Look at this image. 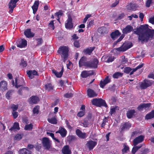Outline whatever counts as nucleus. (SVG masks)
<instances>
[{
  "label": "nucleus",
  "instance_id": "obj_1",
  "mask_svg": "<svg viewBox=\"0 0 154 154\" xmlns=\"http://www.w3.org/2000/svg\"><path fill=\"white\" fill-rule=\"evenodd\" d=\"M147 24L141 25L134 29V33L138 35V41L143 43L151 40L154 36V30L149 28Z\"/></svg>",
  "mask_w": 154,
  "mask_h": 154
},
{
  "label": "nucleus",
  "instance_id": "obj_2",
  "mask_svg": "<svg viewBox=\"0 0 154 154\" xmlns=\"http://www.w3.org/2000/svg\"><path fill=\"white\" fill-rule=\"evenodd\" d=\"M68 51V48L66 46L61 47L57 51V52L61 54V57L63 58L64 62L67 60Z\"/></svg>",
  "mask_w": 154,
  "mask_h": 154
},
{
  "label": "nucleus",
  "instance_id": "obj_3",
  "mask_svg": "<svg viewBox=\"0 0 154 154\" xmlns=\"http://www.w3.org/2000/svg\"><path fill=\"white\" fill-rule=\"evenodd\" d=\"M92 103L93 105L98 107L103 106L107 107V106L105 101L102 99H93L92 100Z\"/></svg>",
  "mask_w": 154,
  "mask_h": 154
},
{
  "label": "nucleus",
  "instance_id": "obj_4",
  "mask_svg": "<svg viewBox=\"0 0 154 154\" xmlns=\"http://www.w3.org/2000/svg\"><path fill=\"white\" fill-rule=\"evenodd\" d=\"M42 142L43 146L45 149H49L51 148V141L48 138L46 137L43 138Z\"/></svg>",
  "mask_w": 154,
  "mask_h": 154
},
{
  "label": "nucleus",
  "instance_id": "obj_5",
  "mask_svg": "<svg viewBox=\"0 0 154 154\" xmlns=\"http://www.w3.org/2000/svg\"><path fill=\"white\" fill-rule=\"evenodd\" d=\"M152 83L151 80L145 79L140 83V87L142 89H145L151 86Z\"/></svg>",
  "mask_w": 154,
  "mask_h": 154
},
{
  "label": "nucleus",
  "instance_id": "obj_6",
  "mask_svg": "<svg viewBox=\"0 0 154 154\" xmlns=\"http://www.w3.org/2000/svg\"><path fill=\"white\" fill-rule=\"evenodd\" d=\"M15 86L16 88H18L25 85L24 80L22 78H19L17 79V78L15 79Z\"/></svg>",
  "mask_w": 154,
  "mask_h": 154
},
{
  "label": "nucleus",
  "instance_id": "obj_7",
  "mask_svg": "<svg viewBox=\"0 0 154 154\" xmlns=\"http://www.w3.org/2000/svg\"><path fill=\"white\" fill-rule=\"evenodd\" d=\"M19 0H11L8 3L9 12L11 14L13 12L14 8L16 7V3Z\"/></svg>",
  "mask_w": 154,
  "mask_h": 154
},
{
  "label": "nucleus",
  "instance_id": "obj_8",
  "mask_svg": "<svg viewBox=\"0 0 154 154\" xmlns=\"http://www.w3.org/2000/svg\"><path fill=\"white\" fill-rule=\"evenodd\" d=\"M98 61L96 58L94 59L92 61H88L87 66L91 68H96L97 67Z\"/></svg>",
  "mask_w": 154,
  "mask_h": 154
},
{
  "label": "nucleus",
  "instance_id": "obj_9",
  "mask_svg": "<svg viewBox=\"0 0 154 154\" xmlns=\"http://www.w3.org/2000/svg\"><path fill=\"white\" fill-rule=\"evenodd\" d=\"M97 144L96 141L90 140L88 141L86 144V146L89 150L92 149Z\"/></svg>",
  "mask_w": 154,
  "mask_h": 154
},
{
  "label": "nucleus",
  "instance_id": "obj_10",
  "mask_svg": "<svg viewBox=\"0 0 154 154\" xmlns=\"http://www.w3.org/2000/svg\"><path fill=\"white\" fill-rule=\"evenodd\" d=\"M27 45L26 41L24 39H22L21 40L17 42V47L23 48L25 47Z\"/></svg>",
  "mask_w": 154,
  "mask_h": 154
},
{
  "label": "nucleus",
  "instance_id": "obj_11",
  "mask_svg": "<svg viewBox=\"0 0 154 154\" xmlns=\"http://www.w3.org/2000/svg\"><path fill=\"white\" fill-rule=\"evenodd\" d=\"M144 138V137L142 135L136 137L133 140L134 145L135 146L138 143L142 142Z\"/></svg>",
  "mask_w": 154,
  "mask_h": 154
},
{
  "label": "nucleus",
  "instance_id": "obj_12",
  "mask_svg": "<svg viewBox=\"0 0 154 154\" xmlns=\"http://www.w3.org/2000/svg\"><path fill=\"white\" fill-rule=\"evenodd\" d=\"M87 58L85 57H82L79 61V67L82 66H87L88 61H87Z\"/></svg>",
  "mask_w": 154,
  "mask_h": 154
},
{
  "label": "nucleus",
  "instance_id": "obj_13",
  "mask_svg": "<svg viewBox=\"0 0 154 154\" xmlns=\"http://www.w3.org/2000/svg\"><path fill=\"white\" fill-rule=\"evenodd\" d=\"M133 29V27L129 25L127 26L122 30V32L124 34L129 33Z\"/></svg>",
  "mask_w": 154,
  "mask_h": 154
},
{
  "label": "nucleus",
  "instance_id": "obj_14",
  "mask_svg": "<svg viewBox=\"0 0 154 154\" xmlns=\"http://www.w3.org/2000/svg\"><path fill=\"white\" fill-rule=\"evenodd\" d=\"M67 133V132L66 129L62 127L59 128L58 130L56 132V133L60 134L62 137H64L66 136Z\"/></svg>",
  "mask_w": 154,
  "mask_h": 154
},
{
  "label": "nucleus",
  "instance_id": "obj_15",
  "mask_svg": "<svg viewBox=\"0 0 154 154\" xmlns=\"http://www.w3.org/2000/svg\"><path fill=\"white\" fill-rule=\"evenodd\" d=\"M72 18L70 16H69L67 20V23L65 24V26L66 28L70 29L73 27L72 23Z\"/></svg>",
  "mask_w": 154,
  "mask_h": 154
},
{
  "label": "nucleus",
  "instance_id": "obj_16",
  "mask_svg": "<svg viewBox=\"0 0 154 154\" xmlns=\"http://www.w3.org/2000/svg\"><path fill=\"white\" fill-rule=\"evenodd\" d=\"M121 34L119 31L116 30L114 32H112L110 34V36L112 38L113 40H115Z\"/></svg>",
  "mask_w": 154,
  "mask_h": 154
},
{
  "label": "nucleus",
  "instance_id": "obj_17",
  "mask_svg": "<svg viewBox=\"0 0 154 154\" xmlns=\"http://www.w3.org/2000/svg\"><path fill=\"white\" fill-rule=\"evenodd\" d=\"M110 79L108 76H107L103 81H101L100 85L101 88H103L104 86L107 84L109 82Z\"/></svg>",
  "mask_w": 154,
  "mask_h": 154
},
{
  "label": "nucleus",
  "instance_id": "obj_18",
  "mask_svg": "<svg viewBox=\"0 0 154 154\" xmlns=\"http://www.w3.org/2000/svg\"><path fill=\"white\" fill-rule=\"evenodd\" d=\"M29 103H30L36 104L39 101V98L38 97L33 96H32L29 99Z\"/></svg>",
  "mask_w": 154,
  "mask_h": 154
},
{
  "label": "nucleus",
  "instance_id": "obj_19",
  "mask_svg": "<svg viewBox=\"0 0 154 154\" xmlns=\"http://www.w3.org/2000/svg\"><path fill=\"white\" fill-rule=\"evenodd\" d=\"M7 83L4 81L0 82V89L2 91H5L7 89Z\"/></svg>",
  "mask_w": 154,
  "mask_h": 154
},
{
  "label": "nucleus",
  "instance_id": "obj_20",
  "mask_svg": "<svg viewBox=\"0 0 154 154\" xmlns=\"http://www.w3.org/2000/svg\"><path fill=\"white\" fill-rule=\"evenodd\" d=\"M24 34L28 38L32 37L34 35V34L31 32V29H30L25 30L24 32Z\"/></svg>",
  "mask_w": 154,
  "mask_h": 154
},
{
  "label": "nucleus",
  "instance_id": "obj_21",
  "mask_svg": "<svg viewBox=\"0 0 154 154\" xmlns=\"http://www.w3.org/2000/svg\"><path fill=\"white\" fill-rule=\"evenodd\" d=\"M87 94L88 96L90 97H95L97 95V94L95 92L90 88L88 89L87 90Z\"/></svg>",
  "mask_w": 154,
  "mask_h": 154
},
{
  "label": "nucleus",
  "instance_id": "obj_22",
  "mask_svg": "<svg viewBox=\"0 0 154 154\" xmlns=\"http://www.w3.org/2000/svg\"><path fill=\"white\" fill-rule=\"evenodd\" d=\"M63 71V67H62L60 72H58L55 70H52V73L55 75L56 77L57 78H60L62 76Z\"/></svg>",
  "mask_w": 154,
  "mask_h": 154
},
{
  "label": "nucleus",
  "instance_id": "obj_23",
  "mask_svg": "<svg viewBox=\"0 0 154 154\" xmlns=\"http://www.w3.org/2000/svg\"><path fill=\"white\" fill-rule=\"evenodd\" d=\"M76 133L77 135L80 138H85L86 137V133H82L81 131L79 129L76 130Z\"/></svg>",
  "mask_w": 154,
  "mask_h": 154
},
{
  "label": "nucleus",
  "instance_id": "obj_24",
  "mask_svg": "<svg viewBox=\"0 0 154 154\" xmlns=\"http://www.w3.org/2000/svg\"><path fill=\"white\" fill-rule=\"evenodd\" d=\"M39 5V1H35L33 5L32 6V8L33 10V13L35 14L37 10L38 7Z\"/></svg>",
  "mask_w": 154,
  "mask_h": 154
},
{
  "label": "nucleus",
  "instance_id": "obj_25",
  "mask_svg": "<svg viewBox=\"0 0 154 154\" xmlns=\"http://www.w3.org/2000/svg\"><path fill=\"white\" fill-rule=\"evenodd\" d=\"M27 74L28 76L31 79H32L34 77V75H37V72L35 70L32 71H29L27 72Z\"/></svg>",
  "mask_w": 154,
  "mask_h": 154
},
{
  "label": "nucleus",
  "instance_id": "obj_26",
  "mask_svg": "<svg viewBox=\"0 0 154 154\" xmlns=\"http://www.w3.org/2000/svg\"><path fill=\"white\" fill-rule=\"evenodd\" d=\"M62 152L63 154H70L71 152L68 145H66L63 147L62 149Z\"/></svg>",
  "mask_w": 154,
  "mask_h": 154
},
{
  "label": "nucleus",
  "instance_id": "obj_27",
  "mask_svg": "<svg viewBox=\"0 0 154 154\" xmlns=\"http://www.w3.org/2000/svg\"><path fill=\"white\" fill-rule=\"evenodd\" d=\"M20 129L19 125L18 123L15 122L13 126L9 130L11 131H15L19 130Z\"/></svg>",
  "mask_w": 154,
  "mask_h": 154
},
{
  "label": "nucleus",
  "instance_id": "obj_28",
  "mask_svg": "<svg viewBox=\"0 0 154 154\" xmlns=\"http://www.w3.org/2000/svg\"><path fill=\"white\" fill-rule=\"evenodd\" d=\"M95 48L94 47H90L84 49V51L86 54L90 55Z\"/></svg>",
  "mask_w": 154,
  "mask_h": 154
},
{
  "label": "nucleus",
  "instance_id": "obj_29",
  "mask_svg": "<svg viewBox=\"0 0 154 154\" xmlns=\"http://www.w3.org/2000/svg\"><path fill=\"white\" fill-rule=\"evenodd\" d=\"M31 151L27 149L26 148H23L19 151V154H31Z\"/></svg>",
  "mask_w": 154,
  "mask_h": 154
},
{
  "label": "nucleus",
  "instance_id": "obj_30",
  "mask_svg": "<svg viewBox=\"0 0 154 154\" xmlns=\"http://www.w3.org/2000/svg\"><path fill=\"white\" fill-rule=\"evenodd\" d=\"M154 118V110L152 111L149 113L147 114L145 116V119H149Z\"/></svg>",
  "mask_w": 154,
  "mask_h": 154
},
{
  "label": "nucleus",
  "instance_id": "obj_31",
  "mask_svg": "<svg viewBox=\"0 0 154 154\" xmlns=\"http://www.w3.org/2000/svg\"><path fill=\"white\" fill-rule=\"evenodd\" d=\"M135 112V111L134 109L130 110L127 112V116L128 118H131Z\"/></svg>",
  "mask_w": 154,
  "mask_h": 154
},
{
  "label": "nucleus",
  "instance_id": "obj_32",
  "mask_svg": "<svg viewBox=\"0 0 154 154\" xmlns=\"http://www.w3.org/2000/svg\"><path fill=\"white\" fill-rule=\"evenodd\" d=\"M45 89L48 91H50L53 90L54 86L51 83H48L45 86Z\"/></svg>",
  "mask_w": 154,
  "mask_h": 154
},
{
  "label": "nucleus",
  "instance_id": "obj_33",
  "mask_svg": "<svg viewBox=\"0 0 154 154\" xmlns=\"http://www.w3.org/2000/svg\"><path fill=\"white\" fill-rule=\"evenodd\" d=\"M122 130H125L127 129H128L131 127L130 124L128 123H126L122 125Z\"/></svg>",
  "mask_w": 154,
  "mask_h": 154
},
{
  "label": "nucleus",
  "instance_id": "obj_34",
  "mask_svg": "<svg viewBox=\"0 0 154 154\" xmlns=\"http://www.w3.org/2000/svg\"><path fill=\"white\" fill-rule=\"evenodd\" d=\"M98 31L100 34H104L107 32L106 28L105 27H101L99 28L98 29Z\"/></svg>",
  "mask_w": 154,
  "mask_h": 154
},
{
  "label": "nucleus",
  "instance_id": "obj_35",
  "mask_svg": "<svg viewBox=\"0 0 154 154\" xmlns=\"http://www.w3.org/2000/svg\"><path fill=\"white\" fill-rule=\"evenodd\" d=\"M123 45H124L123 47L125 51L130 48L133 45L132 43H124Z\"/></svg>",
  "mask_w": 154,
  "mask_h": 154
},
{
  "label": "nucleus",
  "instance_id": "obj_36",
  "mask_svg": "<svg viewBox=\"0 0 154 154\" xmlns=\"http://www.w3.org/2000/svg\"><path fill=\"white\" fill-rule=\"evenodd\" d=\"M48 121L49 123L52 124H55L57 123V120L54 117L51 118H48Z\"/></svg>",
  "mask_w": 154,
  "mask_h": 154
},
{
  "label": "nucleus",
  "instance_id": "obj_37",
  "mask_svg": "<svg viewBox=\"0 0 154 154\" xmlns=\"http://www.w3.org/2000/svg\"><path fill=\"white\" fill-rule=\"evenodd\" d=\"M47 134L48 135L50 136L52 139L56 141L58 143H59L60 142V141L59 140L57 139L56 138L54 137V134L52 133H50V132H47Z\"/></svg>",
  "mask_w": 154,
  "mask_h": 154
},
{
  "label": "nucleus",
  "instance_id": "obj_38",
  "mask_svg": "<svg viewBox=\"0 0 154 154\" xmlns=\"http://www.w3.org/2000/svg\"><path fill=\"white\" fill-rule=\"evenodd\" d=\"M129 148L128 146L124 144V148L122 149V153L124 154L126 153L128 151H129Z\"/></svg>",
  "mask_w": 154,
  "mask_h": 154
},
{
  "label": "nucleus",
  "instance_id": "obj_39",
  "mask_svg": "<svg viewBox=\"0 0 154 154\" xmlns=\"http://www.w3.org/2000/svg\"><path fill=\"white\" fill-rule=\"evenodd\" d=\"M63 13V11L60 10L55 14V16H57V20L58 21H59L60 20V17L62 16Z\"/></svg>",
  "mask_w": 154,
  "mask_h": 154
},
{
  "label": "nucleus",
  "instance_id": "obj_40",
  "mask_svg": "<svg viewBox=\"0 0 154 154\" xmlns=\"http://www.w3.org/2000/svg\"><path fill=\"white\" fill-rule=\"evenodd\" d=\"M122 74L120 72H116L115 73L112 75L113 78L117 79L118 78L121 77L122 76Z\"/></svg>",
  "mask_w": 154,
  "mask_h": 154
},
{
  "label": "nucleus",
  "instance_id": "obj_41",
  "mask_svg": "<svg viewBox=\"0 0 154 154\" xmlns=\"http://www.w3.org/2000/svg\"><path fill=\"white\" fill-rule=\"evenodd\" d=\"M81 76L83 78H86L89 76L88 71H84L82 72L81 74Z\"/></svg>",
  "mask_w": 154,
  "mask_h": 154
},
{
  "label": "nucleus",
  "instance_id": "obj_42",
  "mask_svg": "<svg viewBox=\"0 0 154 154\" xmlns=\"http://www.w3.org/2000/svg\"><path fill=\"white\" fill-rule=\"evenodd\" d=\"M33 127V125L31 124L26 125L24 127V129L26 130H31Z\"/></svg>",
  "mask_w": 154,
  "mask_h": 154
},
{
  "label": "nucleus",
  "instance_id": "obj_43",
  "mask_svg": "<svg viewBox=\"0 0 154 154\" xmlns=\"http://www.w3.org/2000/svg\"><path fill=\"white\" fill-rule=\"evenodd\" d=\"M14 92L13 90L8 91L6 94V97L8 99H9L10 96L12 95V93Z\"/></svg>",
  "mask_w": 154,
  "mask_h": 154
},
{
  "label": "nucleus",
  "instance_id": "obj_44",
  "mask_svg": "<svg viewBox=\"0 0 154 154\" xmlns=\"http://www.w3.org/2000/svg\"><path fill=\"white\" fill-rule=\"evenodd\" d=\"M39 109V106H36L33 108V113L34 114H38V110Z\"/></svg>",
  "mask_w": 154,
  "mask_h": 154
},
{
  "label": "nucleus",
  "instance_id": "obj_45",
  "mask_svg": "<svg viewBox=\"0 0 154 154\" xmlns=\"http://www.w3.org/2000/svg\"><path fill=\"white\" fill-rule=\"evenodd\" d=\"M149 152V150L147 148H143L141 149V154H146L147 153Z\"/></svg>",
  "mask_w": 154,
  "mask_h": 154
},
{
  "label": "nucleus",
  "instance_id": "obj_46",
  "mask_svg": "<svg viewBox=\"0 0 154 154\" xmlns=\"http://www.w3.org/2000/svg\"><path fill=\"white\" fill-rule=\"evenodd\" d=\"M131 70L132 69L129 67H125L124 69V72L127 74L129 73Z\"/></svg>",
  "mask_w": 154,
  "mask_h": 154
},
{
  "label": "nucleus",
  "instance_id": "obj_47",
  "mask_svg": "<svg viewBox=\"0 0 154 154\" xmlns=\"http://www.w3.org/2000/svg\"><path fill=\"white\" fill-rule=\"evenodd\" d=\"M151 104L150 103H143V105L144 109H148L151 106Z\"/></svg>",
  "mask_w": 154,
  "mask_h": 154
},
{
  "label": "nucleus",
  "instance_id": "obj_48",
  "mask_svg": "<svg viewBox=\"0 0 154 154\" xmlns=\"http://www.w3.org/2000/svg\"><path fill=\"white\" fill-rule=\"evenodd\" d=\"M124 36L123 35H121L119 38L116 41L114 42V45H116L118 42H120L123 39V38H124Z\"/></svg>",
  "mask_w": 154,
  "mask_h": 154
},
{
  "label": "nucleus",
  "instance_id": "obj_49",
  "mask_svg": "<svg viewBox=\"0 0 154 154\" xmlns=\"http://www.w3.org/2000/svg\"><path fill=\"white\" fill-rule=\"evenodd\" d=\"M85 114V111H81L79 112L77 114V116L80 117L83 116Z\"/></svg>",
  "mask_w": 154,
  "mask_h": 154
},
{
  "label": "nucleus",
  "instance_id": "obj_50",
  "mask_svg": "<svg viewBox=\"0 0 154 154\" xmlns=\"http://www.w3.org/2000/svg\"><path fill=\"white\" fill-rule=\"evenodd\" d=\"M152 0H147L146 2V6L147 7H149L150 6V5L152 3Z\"/></svg>",
  "mask_w": 154,
  "mask_h": 154
},
{
  "label": "nucleus",
  "instance_id": "obj_51",
  "mask_svg": "<svg viewBox=\"0 0 154 154\" xmlns=\"http://www.w3.org/2000/svg\"><path fill=\"white\" fill-rule=\"evenodd\" d=\"M108 121V119L107 118L105 117L104 119H103V122L101 125V126L102 127H104L106 125V123Z\"/></svg>",
  "mask_w": 154,
  "mask_h": 154
},
{
  "label": "nucleus",
  "instance_id": "obj_52",
  "mask_svg": "<svg viewBox=\"0 0 154 154\" xmlns=\"http://www.w3.org/2000/svg\"><path fill=\"white\" fill-rule=\"evenodd\" d=\"M73 94L72 93H67L64 95V97L67 98L71 97L73 96Z\"/></svg>",
  "mask_w": 154,
  "mask_h": 154
},
{
  "label": "nucleus",
  "instance_id": "obj_53",
  "mask_svg": "<svg viewBox=\"0 0 154 154\" xmlns=\"http://www.w3.org/2000/svg\"><path fill=\"white\" fill-rule=\"evenodd\" d=\"M21 135L20 134H17L14 137V139L18 140H20L22 138Z\"/></svg>",
  "mask_w": 154,
  "mask_h": 154
},
{
  "label": "nucleus",
  "instance_id": "obj_54",
  "mask_svg": "<svg viewBox=\"0 0 154 154\" xmlns=\"http://www.w3.org/2000/svg\"><path fill=\"white\" fill-rule=\"evenodd\" d=\"M36 40L37 41V45H40L43 42V40L41 38H39L36 39Z\"/></svg>",
  "mask_w": 154,
  "mask_h": 154
},
{
  "label": "nucleus",
  "instance_id": "obj_55",
  "mask_svg": "<svg viewBox=\"0 0 154 154\" xmlns=\"http://www.w3.org/2000/svg\"><path fill=\"white\" fill-rule=\"evenodd\" d=\"M122 61L121 62V63L122 64H125L127 62H128V60L127 59L125 58V56H122Z\"/></svg>",
  "mask_w": 154,
  "mask_h": 154
},
{
  "label": "nucleus",
  "instance_id": "obj_56",
  "mask_svg": "<svg viewBox=\"0 0 154 154\" xmlns=\"http://www.w3.org/2000/svg\"><path fill=\"white\" fill-rule=\"evenodd\" d=\"M20 65L23 67H25L27 66V63L24 60H22L21 61Z\"/></svg>",
  "mask_w": 154,
  "mask_h": 154
},
{
  "label": "nucleus",
  "instance_id": "obj_57",
  "mask_svg": "<svg viewBox=\"0 0 154 154\" xmlns=\"http://www.w3.org/2000/svg\"><path fill=\"white\" fill-rule=\"evenodd\" d=\"M124 45H122L119 48H118L116 49V50L119 51H125V49L124 48Z\"/></svg>",
  "mask_w": 154,
  "mask_h": 154
},
{
  "label": "nucleus",
  "instance_id": "obj_58",
  "mask_svg": "<svg viewBox=\"0 0 154 154\" xmlns=\"http://www.w3.org/2000/svg\"><path fill=\"white\" fill-rule=\"evenodd\" d=\"M116 108L117 107H114L111 109L110 114H111V115L115 113Z\"/></svg>",
  "mask_w": 154,
  "mask_h": 154
},
{
  "label": "nucleus",
  "instance_id": "obj_59",
  "mask_svg": "<svg viewBox=\"0 0 154 154\" xmlns=\"http://www.w3.org/2000/svg\"><path fill=\"white\" fill-rule=\"evenodd\" d=\"M11 107L13 109V111H15L17 110L18 106L17 105L13 104L12 105Z\"/></svg>",
  "mask_w": 154,
  "mask_h": 154
},
{
  "label": "nucleus",
  "instance_id": "obj_60",
  "mask_svg": "<svg viewBox=\"0 0 154 154\" xmlns=\"http://www.w3.org/2000/svg\"><path fill=\"white\" fill-rule=\"evenodd\" d=\"M74 46L76 48H79L80 47V45L79 42L77 41H75L74 42Z\"/></svg>",
  "mask_w": 154,
  "mask_h": 154
},
{
  "label": "nucleus",
  "instance_id": "obj_61",
  "mask_svg": "<svg viewBox=\"0 0 154 154\" xmlns=\"http://www.w3.org/2000/svg\"><path fill=\"white\" fill-rule=\"evenodd\" d=\"M119 3V1L118 0H116L115 2L113 3L111 5L112 8L116 6Z\"/></svg>",
  "mask_w": 154,
  "mask_h": 154
},
{
  "label": "nucleus",
  "instance_id": "obj_62",
  "mask_svg": "<svg viewBox=\"0 0 154 154\" xmlns=\"http://www.w3.org/2000/svg\"><path fill=\"white\" fill-rule=\"evenodd\" d=\"M49 26L50 27H51L53 29H54V21H51L49 24Z\"/></svg>",
  "mask_w": 154,
  "mask_h": 154
},
{
  "label": "nucleus",
  "instance_id": "obj_63",
  "mask_svg": "<svg viewBox=\"0 0 154 154\" xmlns=\"http://www.w3.org/2000/svg\"><path fill=\"white\" fill-rule=\"evenodd\" d=\"M143 109H144L143 103L140 104L137 108V109L140 111L143 110Z\"/></svg>",
  "mask_w": 154,
  "mask_h": 154
},
{
  "label": "nucleus",
  "instance_id": "obj_64",
  "mask_svg": "<svg viewBox=\"0 0 154 154\" xmlns=\"http://www.w3.org/2000/svg\"><path fill=\"white\" fill-rule=\"evenodd\" d=\"M82 124L85 127H87L89 125L88 122L87 121H85Z\"/></svg>",
  "mask_w": 154,
  "mask_h": 154
}]
</instances>
